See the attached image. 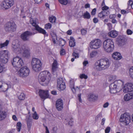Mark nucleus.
<instances>
[{"label":"nucleus","mask_w":133,"mask_h":133,"mask_svg":"<svg viewBox=\"0 0 133 133\" xmlns=\"http://www.w3.org/2000/svg\"><path fill=\"white\" fill-rule=\"evenodd\" d=\"M101 42L99 39H96L92 40L90 43V48L92 49H97L101 46Z\"/></svg>","instance_id":"7"},{"label":"nucleus","mask_w":133,"mask_h":133,"mask_svg":"<svg viewBox=\"0 0 133 133\" xmlns=\"http://www.w3.org/2000/svg\"><path fill=\"white\" fill-rule=\"evenodd\" d=\"M58 1L61 4L64 5H66L68 3L67 0H58Z\"/></svg>","instance_id":"43"},{"label":"nucleus","mask_w":133,"mask_h":133,"mask_svg":"<svg viewBox=\"0 0 133 133\" xmlns=\"http://www.w3.org/2000/svg\"><path fill=\"white\" fill-rule=\"evenodd\" d=\"M109 36L112 38H115L118 35L117 32L115 30H112L108 33Z\"/></svg>","instance_id":"25"},{"label":"nucleus","mask_w":133,"mask_h":133,"mask_svg":"<svg viewBox=\"0 0 133 133\" xmlns=\"http://www.w3.org/2000/svg\"><path fill=\"white\" fill-rule=\"evenodd\" d=\"M6 70V68L3 64H0V73H2Z\"/></svg>","instance_id":"42"},{"label":"nucleus","mask_w":133,"mask_h":133,"mask_svg":"<svg viewBox=\"0 0 133 133\" xmlns=\"http://www.w3.org/2000/svg\"><path fill=\"white\" fill-rule=\"evenodd\" d=\"M112 57L115 60H118L122 58L120 53L117 52H114L112 55Z\"/></svg>","instance_id":"19"},{"label":"nucleus","mask_w":133,"mask_h":133,"mask_svg":"<svg viewBox=\"0 0 133 133\" xmlns=\"http://www.w3.org/2000/svg\"><path fill=\"white\" fill-rule=\"evenodd\" d=\"M110 65L109 59L105 58L97 61L95 63V67L97 70L100 71L107 69Z\"/></svg>","instance_id":"2"},{"label":"nucleus","mask_w":133,"mask_h":133,"mask_svg":"<svg viewBox=\"0 0 133 133\" xmlns=\"http://www.w3.org/2000/svg\"><path fill=\"white\" fill-rule=\"evenodd\" d=\"M9 41L6 40L5 42L3 43H1L0 44V48H2L4 47L7 46L9 43Z\"/></svg>","instance_id":"33"},{"label":"nucleus","mask_w":133,"mask_h":133,"mask_svg":"<svg viewBox=\"0 0 133 133\" xmlns=\"http://www.w3.org/2000/svg\"><path fill=\"white\" fill-rule=\"evenodd\" d=\"M98 96L94 94H92L90 95L88 98L89 100L90 101H94L97 100Z\"/></svg>","instance_id":"28"},{"label":"nucleus","mask_w":133,"mask_h":133,"mask_svg":"<svg viewBox=\"0 0 133 133\" xmlns=\"http://www.w3.org/2000/svg\"><path fill=\"white\" fill-rule=\"evenodd\" d=\"M24 52L23 55L24 57L26 58L29 57L30 56V50L29 48H28L25 49V50H24Z\"/></svg>","instance_id":"26"},{"label":"nucleus","mask_w":133,"mask_h":133,"mask_svg":"<svg viewBox=\"0 0 133 133\" xmlns=\"http://www.w3.org/2000/svg\"><path fill=\"white\" fill-rule=\"evenodd\" d=\"M78 98L79 101L80 102H81L82 100L81 98V94H78Z\"/></svg>","instance_id":"64"},{"label":"nucleus","mask_w":133,"mask_h":133,"mask_svg":"<svg viewBox=\"0 0 133 133\" xmlns=\"http://www.w3.org/2000/svg\"><path fill=\"white\" fill-rule=\"evenodd\" d=\"M57 61L55 60H54V61L52 64V71L53 74H55V72L57 70L58 67L57 66Z\"/></svg>","instance_id":"21"},{"label":"nucleus","mask_w":133,"mask_h":133,"mask_svg":"<svg viewBox=\"0 0 133 133\" xmlns=\"http://www.w3.org/2000/svg\"><path fill=\"white\" fill-rule=\"evenodd\" d=\"M39 94L41 98L44 99V100L49 97V95L48 90L45 91L40 90H39Z\"/></svg>","instance_id":"15"},{"label":"nucleus","mask_w":133,"mask_h":133,"mask_svg":"<svg viewBox=\"0 0 133 133\" xmlns=\"http://www.w3.org/2000/svg\"><path fill=\"white\" fill-rule=\"evenodd\" d=\"M63 102L62 99H58L56 102V106L57 109L58 111L62 110L63 108Z\"/></svg>","instance_id":"14"},{"label":"nucleus","mask_w":133,"mask_h":133,"mask_svg":"<svg viewBox=\"0 0 133 133\" xmlns=\"http://www.w3.org/2000/svg\"><path fill=\"white\" fill-rule=\"evenodd\" d=\"M35 33L29 31H26L22 34L21 38L24 41H29L30 37L35 34Z\"/></svg>","instance_id":"8"},{"label":"nucleus","mask_w":133,"mask_h":133,"mask_svg":"<svg viewBox=\"0 0 133 133\" xmlns=\"http://www.w3.org/2000/svg\"><path fill=\"white\" fill-rule=\"evenodd\" d=\"M59 45L61 46H63L65 44V42L62 39H60L59 40Z\"/></svg>","instance_id":"39"},{"label":"nucleus","mask_w":133,"mask_h":133,"mask_svg":"<svg viewBox=\"0 0 133 133\" xmlns=\"http://www.w3.org/2000/svg\"><path fill=\"white\" fill-rule=\"evenodd\" d=\"M18 98L20 100H23L25 98V96L24 93H21L18 96Z\"/></svg>","instance_id":"36"},{"label":"nucleus","mask_w":133,"mask_h":133,"mask_svg":"<svg viewBox=\"0 0 133 133\" xmlns=\"http://www.w3.org/2000/svg\"><path fill=\"white\" fill-rule=\"evenodd\" d=\"M7 113L6 111L0 110V120L4 119L6 117Z\"/></svg>","instance_id":"24"},{"label":"nucleus","mask_w":133,"mask_h":133,"mask_svg":"<svg viewBox=\"0 0 133 133\" xmlns=\"http://www.w3.org/2000/svg\"><path fill=\"white\" fill-rule=\"evenodd\" d=\"M69 87L71 88V90L74 93H75L76 92V90L78 89L77 87V88H75L74 87V81L73 79H71L69 81Z\"/></svg>","instance_id":"20"},{"label":"nucleus","mask_w":133,"mask_h":133,"mask_svg":"<svg viewBox=\"0 0 133 133\" xmlns=\"http://www.w3.org/2000/svg\"><path fill=\"white\" fill-rule=\"evenodd\" d=\"M107 15V12L105 11H102L98 14V16L100 18H103Z\"/></svg>","instance_id":"31"},{"label":"nucleus","mask_w":133,"mask_h":133,"mask_svg":"<svg viewBox=\"0 0 133 133\" xmlns=\"http://www.w3.org/2000/svg\"><path fill=\"white\" fill-rule=\"evenodd\" d=\"M97 54V52L96 51H92L90 54V57L92 58L96 56Z\"/></svg>","instance_id":"46"},{"label":"nucleus","mask_w":133,"mask_h":133,"mask_svg":"<svg viewBox=\"0 0 133 133\" xmlns=\"http://www.w3.org/2000/svg\"><path fill=\"white\" fill-rule=\"evenodd\" d=\"M69 45L71 47H74L75 45V42L74 38L72 37H70V40L69 42Z\"/></svg>","instance_id":"30"},{"label":"nucleus","mask_w":133,"mask_h":133,"mask_svg":"<svg viewBox=\"0 0 133 133\" xmlns=\"http://www.w3.org/2000/svg\"><path fill=\"white\" fill-rule=\"evenodd\" d=\"M129 72L130 76L133 79V66L129 69Z\"/></svg>","instance_id":"45"},{"label":"nucleus","mask_w":133,"mask_h":133,"mask_svg":"<svg viewBox=\"0 0 133 133\" xmlns=\"http://www.w3.org/2000/svg\"><path fill=\"white\" fill-rule=\"evenodd\" d=\"M12 63L13 66L16 68H20L24 65L22 59L18 56L13 59Z\"/></svg>","instance_id":"6"},{"label":"nucleus","mask_w":133,"mask_h":133,"mask_svg":"<svg viewBox=\"0 0 133 133\" xmlns=\"http://www.w3.org/2000/svg\"><path fill=\"white\" fill-rule=\"evenodd\" d=\"M12 118L15 121H17V118L15 115H13L12 116Z\"/></svg>","instance_id":"61"},{"label":"nucleus","mask_w":133,"mask_h":133,"mask_svg":"<svg viewBox=\"0 0 133 133\" xmlns=\"http://www.w3.org/2000/svg\"><path fill=\"white\" fill-rule=\"evenodd\" d=\"M29 69L26 66H24L21 68L18 71V75L22 78L28 76L30 74Z\"/></svg>","instance_id":"5"},{"label":"nucleus","mask_w":133,"mask_h":133,"mask_svg":"<svg viewBox=\"0 0 133 133\" xmlns=\"http://www.w3.org/2000/svg\"><path fill=\"white\" fill-rule=\"evenodd\" d=\"M12 48L14 52L17 54L21 53L25 49V47L24 46L20 45L18 44L13 45Z\"/></svg>","instance_id":"9"},{"label":"nucleus","mask_w":133,"mask_h":133,"mask_svg":"<svg viewBox=\"0 0 133 133\" xmlns=\"http://www.w3.org/2000/svg\"><path fill=\"white\" fill-rule=\"evenodd\" d=\"M105 118H103L102 120V122H101V124L102 125H103L105 121Z\"/></svg>","instance_id":"63"},{"label":"nucleus","mask_w":133,"mask_h":133,"mask_svg":"<svg viewBox=\"0 0 133 133\" xmlns=\"http://www.w3.org/2000/svg\"><path fill=\"white\" fill-rule=\"evenodd\" d=\"M73 56L75 57V58H76L78 57V56L79 54L78 53H76L75 52H73L72 54Z\"/></svg>","instance_id":"52"},{"label":"nucleus","mask_w":133,"mask_h":133,"mask_svg":"<svg viewBox=\"0 0 133 133\" xmlns=\"http://www.w3.org/2000/svg\"><path fill=\"white\" fill-rule=\"evenodd\" d=\"M79 77L81 79L84 78L85 79H87L88 77L87 75L83 74L80 75L79 76Z\"/></svg>","instance_id":"47"},{"label":"nucleus","mask_w":133,"mask_h":133,"mask_svg":"<svg viewBox=\"0 0 133 133\" xmlns=\"http://www.w3.org/2000/svg\"><path fill=\"white\" fill-rule=\"evenodd\" d=\"M52 41L54 44L56 43V41L57 40V36L56 34L54 32L52 31L50 33Z\"/></svg>","instance_id":"29"},{"label":"nucleus","mask_w":133,"mask_h":133,"mask_svg":"<svg viewBox=\"0 0 133 133\" xmlns=\"http://www.w3.org/2000/svg\"><path fill=\"white\" fill-rule=\"evenodd\" d=\"M2 89L3 90V91H7L8 89V87H6L2 86Z\"/></svg>","instance_id":"57"},{"label":"nucleus","mask_w":133,"mask_h":133,"mask_svg":"<svg viewBox=\"0 0 133 133\" xmlns=\"http://www.w3.org/2000/svg\"><path fill=\"white\" fill-rule=\"evenodd\" d=\"M17 25L14 22H7L4 25L5 31L9 32H12L16 30Z\"/></svg>","instance_id":"4"},{"label":"nucleus","mask_w":133,"mask_h":133,"mask_svg":"<svg viewBox=\"0 0 133 133\" xmlns=\"http://www.w3.org/2000/svg\"><path fill=\"white\" fill-rule=\"evenodd\" d=\"M127 33L128 35H131L132 33V31L130 29H128L127 31Z\"/></svg>","instance_id":"55"},{"label":"nucleus","mask_w":133,"mask_h":133,"mask_svg":"<svg viewBox=\"0 0 133 133\" xmlns=\"http://www.w3.org/2000/svg\"><path fill=\"white\" fill-rule=\"evenodd\" d=\"M116 17V16L114 14L111 15L109 16V18L110 19H113L114 18Z\"/></svg>","instance_id":"58"},{"label":"nucleus","mask_w":133,"mask_h":133,"mask_svg":"<svg viewBox=\"0 0 133 133\" xmlns=\"http://www.w3.org/2000/svg\"><path fill=\"white\" fill-rule=\"evenodd\" d=\"M32 117L34 119L36 120L37 119H38L39 116L36 111H35L34 113L33 114Z\"/></svg>","instance_id":"44"},{"label":"nucleus","mask_w":133,"mask_h":133,"mask_svg":"<svg viewBox=\"0 0 133 133\" xmlns=\"http://www.w3.org/2000/svg\"><path fill=\"white\" fill-rule=\"evenodd\" d=\"M118 85H116L114 83L111 84L109 85V91L111 94L115 93L117 92L116 89Z\"/></svg>","instance_id":"16"},{"label":"nucleus","mask_w":133,"mask_h":133,"mask_svg":"<svg viewBox=\"0 0 133 133\" xmlns=\"http://www.w3.org/2000/svg\"><path fill=\"white\" fill-rule=\"evenodd\" d=\"M31 23L32 25L35 27V29L40 33H42L45 35L46 36H48V34H46L45 31L40 28L37 24L35 20H30Z\"/></svg>","instance_id":"11"},{"label":"nucleus","mask_w":133,"mask_h":133,"mask_svg":"<svg viewBox=\"0 0 133 133\" xmlns=\"http://www.w3.org/2000/svg\"><path fill=\"white\" fill-rule=\"evenodd\" d=\"M42 65H38L31 66L33 70L36 72H38L40 71L41 69Z\"/></svg>","instance_id":"27"},{"label":"nucleus","mask_w":133,"mask_h":133,"mask_svg":"<svg viewBox=\"0 0 133 133\" xmlns=\"http://www.w3.org/2000/svg\"><path fill=\"white\" fill-rule=\"evenodd\" d=\"M60 53L61 55H64L65 53V50L62 48L61 49L60 52Z\"/></svg>","instance_id":"49"},{"label":"nucleus","mask_w":133,"mask_h":133,"mask_svg":"<svg viewBox=\"0 0 133 133\" xmlns=\"http://www.w3.org/2000/svg\"><path fill=\"white\" fill-rule=\"evenodd\" d=\"M49 20L50 22L51 23H55L56 20V17L54 16H51L49 17Z\"/></svg>","instance_id":"38"},{"label":"nucleus","mask_w":133,"mask_h":133,"mask_svg":"<svg viewBox=\"0 0 133 133\" xmlns=\"http://www.w3.org/2000/svg\"><path fill=\"white\" fill-rule=\"evenodd\" d=\"M109 105V103L108 102H106L104 104L103 107L104 108H106Z\"/></svg>","instance_id":"62"},{"label":"nucleus","mask_w":133,"mask_h":133,"mask_svg":"<svg viewBox=\"0 0 133 133\" xmlns=\"http://www.w3.org/2000/svg\"><path fill=\"white\" fill-rule=\"evenodd\" d=\"M22 124L20 122H18L16 125L17 130L18 132L20 131L21 129Z\"/></svg>","instance_id":"37"},{"label":"nucleus","mask_w":133,"mask_h":133,"mask_svg":"<svg viewBox=\"0 0 133 133\" xmlns=\"http://www.w3.org/2000/svg\"><path fill=\"white\" fill-rule=\"evenodd\" d=\"M31 64V66L42 65V63L40 59L36 58H34L32 59Z\"/></svg>","instance_id":"18"},{"label":"nucleus","mask_w":133,"mask_h":133,"mask_svg":"<svg viewBox=\"0 0 133 133\" xmlns=\"http://www.w3.org/2000/svg\"><path fill=\"white\" fill-rule=\"evenodd\" d=\"M109 7L105 6L104 5V6L103 7L102 9V11H104V10H107L109 9Z\"/></svg>","instance_id":"53"},{"label":"nucleus","mask_w":133,"mask_h":133,"mask_svg":"<svg viewBox=\"0 0 133 133\" xmlns=\"http://www.w3.org/2000/svg\"><path fill=\"white\" fill-rule=\"evenodd\" d=\"M8 57H0V60L2 63H6L8 62Z\"/></svg>","instance_id":"35"},{"label":"nucleus","mask_w":133,"mask_h":133,"mask_svg":"<svg viewBox=\"0 0 133 133\" xmlns=\"http://www.w3.org/2000/svg\"><path fill=\"white\" fill-rule=\"evenodd\" d=\"M14 4V0H5L1 3V5L2 7L7 9L10 8Z\"/></svg>","instance_id":"12"},{"label":"nucleus","mask_w":133,"mask_h":133,"mask_svg":"<svg viewBox=\"0 0 133 133\" xmlns=\"http://www.w3.org/2000/svg\"><path fill=\"white\" fill-rule=\"evenodd\" d=\"M110 128L109 127H107L105 129V133H109L110 131Z\"/></svg>","instance_id":"54"},{"label":"nucleus","mask_w":133,"mask_h":133,"mask_svg":"<svg viewBox=\"0 0 133 133\" xmlns=\"http://www.w3.org/2000/svg\"><path fill=\"white\" fill-rule=\"evenodd\" d=\"M2 86L7 87L8 84L4 82H2L0 81V88H2Z\"/></svg>","instance_id":"48"},{"label":"nucleus","mask_w":133,"mask_h":133,"mask_svg":"<svg viewBox=\"0 0 133 133\" xmlns=\"http://www.w3.org/2000/svg\"><path fill=\"white\" fill-rule=\"evenodd\" d=\"M65 83L63 82V79L61 78H59L57 79V85H59V84H64Z\"/></svg>","instance_id":"40"},{"label":"nucleus","mask_w":133,"mask_h":133,"mask_svg":"<svg viewBox=\"0 0 133 133\" xmlns=\"http://www.w3.org/2000/svg\"><path fill=\"white\" fill-rule=\"evenodd\" d=\"M133 90V84L131 83H128L125 84L123 88V91L124 92L128 93Z\"/></svg>","instance_id":"13"},{"label":"nucleus","mask_w":133,"mask_h":133,"mask_svg":"<svg viewBox=\"0 0 133 133\" xmlns=\"http://www.w3.org/2000/svg\"><path fill=\"white\" fill-rule=\"evenodd\" d=\"M82 16L84 18L87 19H89L91 17L90 14L87 11L84 12Z\"/></svg>","instance_id":"32"},{"label":"nucleus","mask_w":133,"mask_h":133,"mask_svg":"<svg viewBox=\"0 0 133 133\" xmlns=\"http://www.w3.org/2000/svg\"><path fill=\"white\" fill-rule=\"evenodd\" d=\"M133 98V94L128 93L125 95L124 97V100L128 101Z\"/></svg>","instance_id":"22"},{"label":"nucleus","mask_w":133,"mask_h":133,"mask_svg":"<svg viewBox=\"0 0 133 133\" xmlns=\"http://www.w3.org/2000/svg\"><path fill=\"white\" fill-rule=\"evenodd\" d=\"M81 32L82 34L83 35H85L87 32V31L83 29H82L81 30Z\"/></svg>","instance_id":"56"},{"label":"nucleus","mask_w":133,"mask_h":133,"mask_svg":"<svg viewBox=\"0 0 133 133\" xmlns=\"http://www.w3.org/2000/svg\"><path fill=\"white\" fill-rule=\"evenodd\" d=\"M103 46L105 51L109 53L112 51L114 49V43L112 40L107 39L103 42Z\"/></svg>","instance_id":"3"},{"label":"nucleus","mask_w":133,"mask_h":133,"mask_svg":"<svg viewBox=\"0 0 133 133\" xmlns=\"http://www.w3.org/2000/svg\"><path fill=\"white\" fill-rule=\"evenodd\" d=\"M96 9L94 8L93 9L91 12V14L92 15H95L96 13Z\"/></svg>","instance_id":"51"},{"label":"nucleus","mask_w":133,"mask_h":133,"mask_svg":"<svg viewBox=\"0 0 133 133\" xmlns=\"http://www.w3.org/2000/svg\"><path fill=\"white\" fill-rule=\"evenodd\" d=\"M130 121V116L128 114H124L122 115L119 119L120 122H124L126 124H128Z\"/></svg>","instance_id":"10"},{"label":"nucleus","mask_w":133,"mask_h":133,"mask_svg":"<svg viewBox=\"0 0 133 133\" xmlns=\"http://www.w3.org/2000/svg\"><path fill=\"white\" fill-rule=\"evenodd\" d=\"M51 27V24L50 23H48L45 25V28L46 29H50Z\"/></svg>","instance_id":"50"},{"label":"nucleus","mask_w":133,"mask_h":133,"mask_svg":"<svg viewBox=\"0 0 133 133\" xmlns=\"http://www.w3.org/2000/svg\"><path fill=\"white\" fill-rule=\"evenodd\" d=\"M9 52L8 51L6 50H2L0 51V57L6 58L8 57Z\"/></svg>","instance_id":"23"},{"label":"nucleus","mask_w":133,"mask_h":133,"mask_svg":"<svg viewBox=\"0 0 133 133\" xmlns=\"http://www.w3.org/2000/svg\"><path fill=\"white\" fill-rule=\"evenodd\" d=\"M27 127L29 130H30L32 122L30 120L28 119L27 121Z\"/></svg>","instance_id":"41"},{"label":"nucleus","mask_w":133,"mask_h":133,"mask_svg":"<svg viewBox=\"0 0 133 133\" xmlns=\"http://www.w3.org/2000/svg\"><path fill=\"white\" fill-rule=\"evenodd\" d=\"M118 44L119 46H123L125 44L127 40L125 37L119 36L118 38Z\"/></svg>","instance_id":"17"},{"label":"nucleus","mask_w":133,"mask_h":133,"mask_svg":"<svg viewBox=\"0 0 133 133\" xmlns=\"http://www.w3.org/2000/svg\"><path fill=\"white\" fill-rule=\"evenodd\" d=\"M93 21L94 23H96L98 22V19L96 18H94L93 19Z\"/></svg>","instance_id":"59"},{"label":"nucleus","mask_w":133,"mask_h":133,"mask_svg":"<svg viewBox=\"0 0 133 133\" xmlns=\"http://www.w3.org/2000/svg\"><path fill=\"white\" fill-rule=\"evenodd\" d=\"M114 77L113 76H110L109 78V80L110 81H113L114 80L115 78H114Z\"/></svg>","instance_id":"60"},{"label":"nucleus","mask_w":133,"mask_h":133,"mask_svg":"<svg viewBox=\"0 0 133 133\" xmlns=\"http://www.w3.org/2000/svg\"><path fill=\"white\" fill-rule=\"evenodd\" d=\"M57 87L59 88V90H64L66 88L65 83L64 84H59V85H57Z\"/></svg>","instance_id":"34"},{"label":"nucleus","mask_w":133,"mask_h":133,"mask_svg":"<svg viewBox=\"0 0 133 133\" xmlns=\"http://www.w3.org/2000/svg\"><path fill=\"white\" fill-rule=\"evenodd\" d=\"M51 79L50 73L48 71L41 72L38 77V81L39 83L44 86L47 85Z\"/></svg>","instance_id":"1"}]
</instances>
